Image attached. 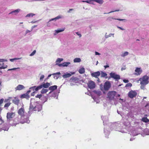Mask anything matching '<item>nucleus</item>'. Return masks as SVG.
<instances>
[{
	"label": "nucleus",
	"instance_id": "obj_26",
	"mask_svg": "<svg viewBox=\"0 0 149 149\" xmlns=\"http://www.w3.org/2000/svg\"><path fill=\"white\" fill-rule=\"evenodd\" d=\"M63 60V58H57L56 61V65H58H58L60 64H59V63L61 62Z\"/></svg>",
	"mask_w": 149,
	"mask_h": 149
},
{
	"label": "nucleus",
	"instance_id": "obj_37",
	"mask_svg": "<svg viewBox=\"0 0 149 149\" xmlns=\"http://www.w3.org/2000/svg\"><path fill=\"white\" fill-rule=\"evenodd\" d=\"M142 121L145 123H147L149 121V120L146 117H144L142 118Z\"/></svg>",
	"mask_w": 149,
	"mask_h": 149
},
{
	"label": "nucleus",
	"instance_id": "obj_60",
	"mask_svg": "<svg viewBox=\"0 0 149 149\" xmlns=\"http://www.w3.org/2000/svg\"><path fill=\"white\" fill-rule=\"evenodd\" d=\"M37 25H34V26H32L31 27V30H33V29L34 28H35V27H37Z\"/></svg>",
	"mask_w": 149,
	"mask_h": 149
},
{
	"label": "nucleus",
	"instance_id": "obj_7",
	"mask_svg": "<svg viewBox=\"0 0 149 149\" xmlns=\"http://www.w3.org/2000/svg\"><path fill=\"white\" fill-rule=\"evenodd\" d=\"M137 95L136 91L132 90L130 91L128 93V96L131 98H133L135 97Z\"/></svg>",
	"mask_w": 149,
	"mask_h": 149
},
{
	"label": "nucleus",
	"instance_id": "obj_6",
	"mask_svg": "<svg viewBox=\"0 0 149 149\" xmlns=\"http://www.w3.org/2000/svg\"><path fill=\"white\" fill-rule=\"evenodd\" d=\"M9 128V127L7 124H2V125L0 127V132H1L2 130L7 131Z\"/></svg>",
	"mask_w": 149,
	"mask_h": 149
},
{
	"label": "nucleus",
	"instance_id": "obj_12",
	"mask_svg": "<svg viewBox=\"0 0 149 149\" xmlns=\"http://www.w3.org/2000/svg\"><path fill=\"white\" fill-rule=\"evenodd\" d=\"M135 73L134 74L136 75H140L142 72V70L140 68H136L135 70Z\"/></svg>",
	"mask_w": 149,
	"mask_h": 149
},
{
	"label": "nucleus",
	"instance_id": "obj_62",
	"mask_svg": "<svg viewBox=\"0 0 149 149\" xmlns=\"http://www.w3.org/2000/svg\"><path fill=\"white\" fill-rule=\"evenodd\" d=\"M104 67L106 69L107 68H108L109 67V66L108 65H104Z\"/></svg>",
	"mask_w": 149,
	"mask_h": 149
},
{
	"label": "nucleus",
	"instance_id": "obj_13",
	"mask_svg": "<svg viewBox=\"0 0 149 149\" xmlns=\"http://www.w3.org/2000/svg\"><path fill=\"white\" fill-rule=\"evenodd\" d=\"M25 116L24 117V118L23 119L21 118V120H19V122L22 124L25 123H29L30 122V121L28 118H25Z\"/></svg>",
	"mask_w": 149,
	"mask_h": 149
},
{
	"label": "nucleus",
	"instance_id": "obj_50",
	"mask_svg": "<svg viewBox=\"0 0 149 149\" xmlns=\"http://www.w3.org/2000/svg\"><path fill=\"white\" fill-rule=\"evenodd\" d=\"M74 10V9L73 8H71L67 12L68 13H71L72 11H73Z\"/></svg>",
	"mask_w": 149,
	"mask_h": 149
},
{
	"label": "nucleus",
	"instance_id": "obj_49",
	"mask_svg": "<svg viewBox=\"0 0 149 149\" xmlns=\"http://www.w3.org/2000/svg\"><path fill=\"white\" fill-rule=\"evenodd\" d=\"M119 10H115L114 11H111L108 13H113V12H116V11H119ZM107 14V13H104V14Z\"/></svg>",
	"mask_w": 149,
	"mask_h": 149
},
{
	"label": "nucleus",
	"instance_id": "obj_8",
	"mask_svg": "<svg viewBox=\"0 0 149 149\" xmlns=\"http://www.w3.org/2000/svg\"><path fill=\"white\" fill-rule=\"evenodd\" d=\"M88 87L90 89H93L95 87V82L92 81H90L88 83Z\"/></svg>",
	"mask_w": 149,
	"mask_h": 149
},
{
	"label": "nucleus",
	"instance_id": "obj_41",
	"mask_svg": "<svg viewBox=\"0 0 149 149\" xmlns=\"http://www.w3.org/2000/svg\"><path fill=\"white\" fill-rule=\"evenodd\" d=\"M110 18H111V19H116V20H119V21H124V20H126L125 19H114L113 17H110Z\"/></svg>",
	"mask_w": 149,
	"mask_h": 149
},
{
	"label": "nucleus",
	"instance_id": "obj_27",
	"mask_svg": "<svg viewBox=\"0 0 149 149\" xmlns=\"http://www.w3.org/2000/svg\"><path fill=\"white\" fill-rule=\"evenodd\" d=\"M21 97L22 98H26L27 99H29V96L27 93L24 94L21 96Z\"/></svg>",
	"mask_w": 149,
	"mask_h": 149
},
{
	"label": "nucleus",
	"instance_id": "obj_30",
	"mask_svg": "<svg viewBox=\"0 0 149 149\" xmlns=\"http://www.w3.org/2000/svg\"><path fill=\"white\" fill-rule=\"evenodd\" d=\"M73 61L74 63H79L81 61V59L80 58H76L74 59Z\"/></svg>",
	"mask_w": 149,
	"mask_h": 149
},
{
	"label": "nucleus",
	"instance_id": "obj_58",
	"mask_svg": "<svg viewBox=\"0 0 149 149\" xmlns=\"http://www.w3.org/2000/svg\"><path fill=\"white\" fill-rule=\"evenodd\" d=\"M123 81L124 82H125V83H127L129 82L128 80L127 79H124L123 80Z\"/></svg>",
	"mask_w": 149,
	"mask_h": 149
},
{
	"label": "nucleus",
	"instance_id": "obj_53",
	"mask_svg": "<svg viewBox=\"0 0 149 149\" xmlns=\"http://www.w3.org/2000/svg\"><path fill=\"white\" fill-rule=\"evenodd\" d=\"M42 96V95L41 94L38 95L37 96H36V97L37 98H39L40 99Z\"/></svg>",
	"mask_w": 149,
	"mask_h": 149
},
{
	"label": "nucleus",
	"instance_id": "obj_5",
	"mask_svg": "<svg viewBox=\"0 0 149 149\" xmlns=\"http://www.w3.org/2000/svg\"><path fill=\"white\" fill-rule=\"evenodd\" d=\"M18 113L19 115L21 116V118L23 119L24 118L25 113V110L24 108L22 107L20 108L18 111Z\"/></svg>",
	"mask_w": 149,
	"mask_h": 149
},
{
	"label": "nucleus",
	"instance_id": "obj_56",
	"mask_svg": "<svg viewBox=\"0 0 149 149\" xmlns=\"http://www.w3.org/2000/svg\"><path fill=\"white\" fill-rule=\"evenodd\" d=\"M117 27L118 28L120 29V30H123V31L125 30V29H124L123 28H122L121 27L119 26H117Z\"/></svg>",
	"mask_w": 149,
	"mask_h": 149
},
{
	"label": "nucleus",
	"instance_id": "obj_31",
	"mask_svg": "<svg viewBox=\"0 0 149 149\" xmlns=\"http://www.w3.org/2000/svg\"><path fill=\"white\" fill-rule=\"evenodd\" d=\"M92 1H93L92 0H86V1H82V2H86L87 3H90V4H94L92 2Z\"/></svg>",
	"mask_w": 149,
	"mask_h": 149
},
{
	"label": "nucleus",
	"instance_id": "obj_10",
	"mask_svg": "<svg viewBox=\"0 0 149 149\" xmlns=\"http://www.w3.org/2000/svg\"><path fill=\"white\" fill-rule=\"evenodd\" d=\"M75 72H70V73L66 72L64 73L62 77L64 78H66L70 77L72 75L74 74Z\"/></svg>",
	"mask_w": 149,
	"mask_h": 149
},
{
	"label": "nucleus",
	"instance_id": "obj_42",
	"mask_svg": "<svg viewBox=\"0 0 149 149\" xmlns=\"http://www.w3.org/2000/svg\"><path fill=\"white\" fill-rule=\"evenodd\" d=\"M36 50H34L33 52L29 55L30 56H33L36 53Z\"/></svg>",
	"mask_w": 149,
	"mask_h": 149
},
{
	"label": "nucleus",
	"instance_id": "obj_22",
	"mask_svg": "<svg viewBox=\"0 0 149 149\" xmlns=\"http://www.w3.org/2000/svg\"><path fill=\"white\" fill-rule=\"evenodd\" d=\"M60 74V72H58L53 73L52 74V75H54V78L55 79H57L59 77V75Z\"/></svg>",
	"mask_w": 149,
	"mask_h": 149
},
{
	"label": "nucleus",
	"instance_id": "obj_29",
	"mask_svg": "<svg viewBox=\"0 0 149 149\" xmlns=\"http://www.w3.org/2000/svg\"><path fill=\"white\" fill-rule=\"evenodd\" d=\"M85 72V69L84 68L82 67L80 68L79 70V72L81 74L84 73Z\"/></svg>",
	"mask_w": 149,
	"mask_h": 149
},
{
	"label": "nucleus",
	"instance_id": "obj_39",
	"mask_svg": "<svg viewBox=\"0 0 149 149\" xmlns=\"http://www.w3.org/2000/svg\"><path fill=\"white\" fill-rule=\"evenodd\" d=\"M107 74L106 73L102 72L101 73V77H104L107 76Z\"/></svg>",
	"mask_w": 149,
	"mask_h": 149
},
{
	"label": "nucleus",
	"instance_id": "obj_36",
	"mask_svg": "<svg viewBox=\"0 0 149 149\" xmlns=\"http://www.w3.org/2000/svg\"><path fill=\"white\" fill-rule=\"evenodd\" d=\"M35 14H34L33 13H30L27 14L26 16V17H33V16L35 15Z\"/></svg>",
	"mask_w": 149,
	"mask_h": 149
},
{
	"label": "nucleus",
	"instance_id": "obj_40",
	"mask_svg": "<svg viewBox=\"0 0 149 149\" xmlns=\"http://www.w3.org/2000/svg\"><path fill=\"white\" fill-rule=\"evenodd\" d=\"M11 103L10 102H8L5 104L4 107L5 108H8L9 106L10 105Z\"/></svg>",
	"mask_w": 149,
	"mask_h": 149
},
{
	"label": "nucleus",
	"instance_id": "obj_51",
	"mask_svg": "<svg viewBox=\"0 0 149 149\" xmlns=\"http://www.w3.org/2000/svg\"><path fill=\"white\" fill-rule=\"evenodd\" d=\"M3 101L4 99L3 98H2L0 100V106H1V104L3 103Z\"/></svg>",
	"mask_w": 149,
	"mask_h": 149
},
{
	"label": "nucleus",
	"instance_id": "obj_61",
	"mask_svg": "<svg viewBox=\"0 0 149 149\" xmlns=\"http://www.w3.org/2000/svg\"><path fill=\"white\" fill-rule=\"evenodd\" d=\"M2 69H4L7 68V65H6L5 66H2Z\"/></svg>",
	"mask_w": 149,
	"mask_h": 149
},
{
	"label": "nucleus",
	"instance_id": "obj_3",
	"mask_svg": "<svg viewBox=\"0 0 149 149\" xmlns=\"http://www.w3.org/2000/svg\"><path fill=\"white\" fill-rule=\"evenodd\" d=\"M103 85L102 84L100 85V88L102 91L104 89L105 91H107L109 89L111 86L110 82L109 81H107L105 82L104 86V88L102 87Z\"/></svg>",
	"mask_w": 149,
	"mask_h": 149
},
{
	"label": "nucleus",
	"instance_id": "obj_23",
	"mask_svg": "<svg viewBox=\"0 0 149 149\" xmlns=\"http://www.w3.org/2000/svg\"><path fill=\"white\" fill-rule=\"evenodd\" d=\"M78 81V79L76 77H73L71 78L70 79V82L76 83Z\"/></svg>",
	"mask_w": 149,
	"mask_h": 149
},
{
	"label": "nucleus",
	"instance_id": "obj_57",
	"mask_svg": "<svg viewBox=\"0 0 149 149\" xmlns=\"http://www.w3.org/2000/svg\"><path fill=\"white\" fill-rule=\"evenodd\" d=\"M4 102H10V101L9 100V99H5L4 100Z\"/></svg>",
	"mask_w": 149,
	"mask_h": 149
},
{
	"label": "nucleus",
	"instance_id": "obj_2",
	"mask_svg": "<svg viewBox=\"0 0 149 149\" xmlns=\"http://www.w3.org/2000/svg\"><path fill=\"white\" fill-rule=\"evenodd\" d=\"M34 101L35 100L34 99H31L29 112H30L31 111H36L37 110V108H38V106L39 105H36L34 104L33 103V102H34Z\"/></svg>",
	"mask_w": 149,
	"mask_h": 149
},
{
	"label": "nucleus",
	"instance_id": "obj_35",
	"mask_svg": "<svg viewBox=\"0 0 149 149\" xmlns=\"http://www.w3.org/2000/svg\"><path fill=\"white\" fill-rule=\"evenodd\" d=\"M48 91V89L43 88L41 91V93L42 94L46 93Z\"/></svg>",
	"mask_w": 149,
	"mask_h": 149
},
{
	"label": "nucleus",
	"instance_id": "obj_20",
	"mask_svg": "<svg viewBox=\"0 0 149 149\" xmlns=\"http://www.w3.org/2000/svg\"><path fill=\"white\" fill-rule=\"evenodd\" d=\"M70 64V63L69 62H65L58 65V66L59 67H67Z\"/></svg>",
	"mask_w": 149,
	"mask_h": 149
},
{
	"label": "nucleus",
	"instance_id": "obj_52",
	"mask_svg": "<svg viewBox=\"0 0 149 149\" xmlns=\"http://www.w3.org/2000/svg\"><path fill=\"white\" fill-rule=\"evenodd\" d=\"M44 77V76L43 75H42L40 77V80L41 81L42 80Z\"/></svg>",
	"mask_w": 149,
	"mask_h": 149
},
{
	"label": "nucleus",
	"instance_id": "obj_64",
	"mask_svg": "<svg viewBox=\"0 0 149 149\" xmlns=\"http://www.w3.org/2000/svg\"><path fill=\"white\" fill-rule=\"evenodd\" d=\"M36 93V92L35 91H34L31 94V95L32 96H34V94L35 93Z\"/></svg>",
	"mask_w": 149,
	"mask_h": 149
},
{
	"label": "nucleus",
	"instance_id": "obj_25",
	"mask_svg": "<svg viewBox=\"0 0 149 149\" xmlns=\"http://www.w3.org/2000/svg\"><path fill=\"white\" fill-rule=\"evenodd\" d=\"M129 54V53L127 51L123 52L120 54V56L122 57H124L127 56Z\"/></svg>",
	"mask_w": 149,
	"mask_h": 149
},
{
	"label": "nucleus",
	"instance_id": "obj_33",
	"mask_svg": "<svg viewBox=\"0 0 149 149\" xmlns=\"http://www.w3.org/2000/svg\"><path fill=\"white\" fill-rule=\"evenodd\" d=\"M93 1L96 2L100 4H102L103 3V0H92Z\"/></svg>",
	"mask_w": 149,
	"mask_h": 149
},
{
	"label": "nucleus",
	"instance_id": "obj_63",
	"mask_svg": "<svg viewBox=\"0 0 149 149\" xmlns=\"http://www.w3.org/2000/svg\"><path fill=\"white\" fill-rule=\"evenodd\" d=\"M38 21H32V22H31V23H36V22H37Z\"/></svg>",
	"mask_w": 149,
	"mask_h": 149
},
{
	"label": "nucleus",
	"instance_id": "obj_16",
	"mask_svg": "<svg viewBox=\"0 0 149 149\" xmlns=\"http://www.w3.org/2000/svg\"><path fill=\"white\" fill-rule=\"evenodd\" d=\"M65 30V28H62L60 29H58L57 30H56L54 31V36H56L57 35L58 33L64 31Z\"/></svg>",
	"mask_w": 149,
	"mask_h": 149
},
{
	"label": "nucleus",
	"instance_id": "obj_44",
	"mask_svg": "<svg viewBox=\"0 0 149 149\" xmlns=\"http://www.w3.org/2000/svg\"><path fill=\"white\" fill-rule=\"evenodd\" d=\"M132 85L131 83H130L127 84L125 86L126 87H131L132 86Z\"/></svg>",
	"mask_w": 149,
	"mask_h": 149
},
{
	"label": "nucleus",
	"instance_id": "obj_46",
	"mask_svg": "<svg viewBox=\"0 0 149 149\" xmlns=\"http://www.w3.org/2000/svg\"><path fill=\"white\" fill-rule=\"evenodd\" d=\"M36 86H34L33 87H30L29 88V89L31 90H32L34 91L35 90V88H36Z\"/></svg>",
	"mask_w": 149,
	"mask_h": 149
},
{
	"label": "nucleus",
	"instance_id": "obj_47",
	"mask_svg": "<svg viewBox=\"0 0 149 149\" xmlns=\"http://www.w3.org/2000/svg\"><path fill=\"white\" fill-rule=\"evenodd\" d=\"M76 33L77 35L78 36H79V38H81V35L79 32H77L75 33Z\"/></svg>",
	"mask_w": 149,
	"mask_h": 149
},
{
	"label": "nucleus",
	"instance_id": "obj_9",
	"mask_svg": "<svg viewBox=\"0 0 149 149\" xmlns=\"http://www.w3.org/2000/svg\"><path fill=\"white\" fill-rule=\"evenodd\" d=\"M110 75L111 77L113 78L114 79H120V76L116 74L115 72H111L110 74Z\"/></svg>",
	"mask_w": 149,
	"mask_h": 149
},
{
	"label": "nucleus",
	"instance_id": "obj_17",
	"mask_svg": "<svg viewBox=\"0 0 149 149\" xmlns=\"http://www.w3.org/2000/svg\"><path fill=\"white\" fill-rule=\"evenodd\" d=\"M57 86L54 85L52 86H50L49 88V89L51 91L49 93L47 94V95H49V94L52 93V92L54 90L56 89L57 88Z\"/></svg>",
	"mask_w": 149,
	"mask_h": 149
},
{
	"label": "nucleus",
	"instance_id": "obj_18",
	"mask_svg": "<svg viewBox=\"0 0 149 149\" xmlns=\"http://www.w3.org/2000/svg\"><path fill=\"white\" fill-rule=\"evenodd\" d=\"M63 17L62 15H58L55 18H52L50 19L48 22V23L52 21L55 20L56 21L58 19L62 18Z\"/></svg>",
	"mask_w": 149,
	"mask_h": 149
},
{
	"label": "nucleus",
	"instance_id": "obj_54",
	"mask_svg": "<svg viewBox=\"0 0 149 149\" xmlns=\"http://www.w3.org/2000/svg\"><path fill=\"white\" fill-rule=\"evenodd\" d=\"M32 31V30H31L30 31V30H29L28 29L26 30V33L25 34H26L29 33L30 32H31V31Z\"/></svg>",
	"mask_w": 149,
	"mask_h": 149
},
{
	"label": "nucleus",
	"instance_id": "obj_34",
	"mask_svg": "<svg viewBox=\"0 0 149 149\" xmlns=\"http://www.w3.org/2000/svg\"><path fill=\"white\" fill-rule=\"evenodd\" d=\"M22 58V57L19 58H11L10 59V61L12 62H13L15 61H16V60H19L21 59Z\"/></svg>",
	"mask_w": 149,
	"mask_h": 149
},
{
	"label": "nucleus",
	"instance_id": "obj_48",
	"mask_svg": "<svg viewBox=\"0 0 149 149\" xmlns=\"http://www.w3.org/2000/svg\"><path fill=\"white\" fill-rule=\"evenodd\" d=\"M8 60L7 59H0V62H2L5 61H7Z\"/></svg>",
	"mask_w": 149,
	"mask_h": 149
},
{
	"label": "nucleus",
	"instance_id": "obj_28",
	"mask_svg": "<svg viewBox=\"0 0 149 149\" xmlns=\"http://www.w3.org/2000/svg\"><path fill=\"white\" fill-rule=\"evenodd\" d=\"M19 102V100L18 98H15L13 100V102L16 105L18 104Z\"/></svg>",
	"mask_w": 149,
	"mask_h": 149
},
{
	"label": "nucleus",
	"instance_id": "obj_21",
	"mask_svg": "<svg viewBox=\"0 0 149 149\" xmlns=\"http://www.w3.org/2000/svg\"><path fill=\"white\" fill-rule=\"evenodd\" d=\"M24 87L23 85H19L15 88V89L16 90H21L24 89Z\"/></svg>",
	"mask_w": 149,
	"mask_h": 149
},
{
	"label": "nucleus",
	"instance_id": "obj_4",
	"mask_svg": "<svg viewBox=\"0 0 149 149\" xmlns=\"http://www.w3.org/2000/svg\"><path fill=\"white\" fill-rule=\"evenodd\" d=\"M116 93V92L115 91H109L107 93V98L110 100H113Z\"/></svg>",
	"mask_w": 149,
	"mask_h": 149
},
{
	"label": "nucleus",
	"instance_id": "obj_59",
	"mask_svg": "<svg viewBox=\"0 0 149 149\" xmlns=\"http://www.w3.org/2000/svg\"><path fill=\"white\" fill-rule=\"evenodd\" d=\"M95 55H99L100 54V53H99V52H95Z\"/></svg>",
	"mask_w": 149,
	"mask_h": 149
},
{
	"label": "nucleus",
	"instance_id": "obj_24",
	"mask_svg": "<svg viewBox=\"0 0 149 149\" xmlns=\"http://www.w3.org/2000/svg\"><path fill=\"white\" fill-rule=\"evenodd\" d=\"M41 85L42 86V88L44 87L45 88H47L50 86V84L49 83L47 82V83H43Z\"/></svg>",
	"mask_w": 149,
	"mask_h": 149
},
{
	"label": "nucleus",
	"instance_id": "obj_32",
	"mask_svg": "<svg viewBox=\"0 0 149 149\" xmlns=\"http://www.w3.org/2000/svg\"><path fill=\"white\" fill-rule=\"evenodd\" d=\"M114 33H110L108 35H106V34L105 35V37L106 38H108L109 37H111V36H113V37H114Z\"/></svg>",
	"mask_w": 149,
	"mask_h": 149
},
{
	"label": "nucleus",
	"instance_id": "obj_19",
	"mask_svg": "<svg viewBox=\"0 0 149 149\" xmlns=\"http://www.w3.org/2000/svg\"><path fill=\"white\" fill-rule=\"evenodd\" d=\"M14 114L13 113H8L7 115V118L8 120L10 118H12L14 116Z\"/></svg>",
	"mask_w": 149,
	"mask_h": 149
},
{
	"label": "nucleus",
	"instance_id": "obj_38",
	"mask_svg": "<svg viewBox=\"0 0 149 149\" xmlns=\"http://www.w3.org/2000/svg\"><path fill=\"white\" fill-rule=\"evenodd\" d=\"M42 88V85H41V84L40 85L37 86V87H36L35 90L36 91H38V90Z\"/></svg>",
	"mask_w": 149,
	"mask_h": 149
},
{
	"label": "nucleus",
	"instance_id": "obj_15",
	"mask_svg": "<svg viewBox=\"0 0 149 149\" xmlns=\"http://www.w3.org/2000/svg\"><path fill=\"white\" fill-rule=\"evenodd\" d=\"M100 74V73L99 71L92 73H91V75L92 77H95L96 78H98V77Z\"/></svg>",
	"mask_w": 149,
	"mask_h": 149
},
{
	"label": "nucleus",
	"instance_id": "obj_11",
	"mask_svg": "<svg viewBox=\"0 0 149 149\" xmlns=\"http://www.w3.org/2000/svg\"><path fill=\"white\" fill-rule=\"evenodd\" d=\"M122 125H123V124L122 123H116L115 125L116 126V129L118 130V131H120V132H122L124 133L125 132L123 130H120V131L119 130V129H120L121 128V127H122Z\"/></svg>",
	"mask_w": 149,
	"mask_h": 149
},
{
	"label": "nucleus",
	"instance_id": "obj_43",
	"mask_svg": "<svg viewBox=\"0 0 149 149\" xmlns=\"http://www.w3.org/2000/svg\"><path fill=\"white\" fill-rule=\"evenodd\" d=\"M20 68L19 67L17 68H14L12 69H10L8 70V71H10V70H14L16 69H19Z\"/></svg>",
	"mask_w": 149,
	"mask_h": 149
},
{
	"label": "nucleus",
	"instance_id": "obj_45",
	"mask_svg": "<svg viewBox=\"0 0 149 149\" xmlns=\"http://www.w3.org/2000/svg\"><path fill=\"white\" fill-rule=\"evenodd\" d=\"M3 123V121L1 118H0V127L2 125Z\"/></svg>",
	"mask_w": 149,
	"mask_h": 149
},
{
	"label": "nucleus",
	"instance_id": "obj_55",
	"mask_svg": "<svg viewBox=\"0 0 149 149\" xmlns=\"http://www.w3.org/2000/svg\"><path fill=\"white\" fill-rule=\"evenodd\" d=\"M95 93L97 94L98 95H100L101 93V92L100 91H94Z\"/></svg>",
	"mask_w": 149,
	"mask_h": 149
},
{
	"label": "nucleus",
	"instance_id": "obj_1",
	"mask_svg": "<svg viewBox=\"0 0 149 149\" xmlns=\"http://www.w3.org/2000/svg\"><path fill=\"white\" fill-rule=\"evenodd\" d=\"M149 77L147 75H145L143 77L141 78L138 81L140 82V84L141 86V88L142 89H144L145 86L148 84L149 83Z\"/></svg>",
	"mask_w": 149,
	"mask_h": 149
},
{
	"label": "nucleus",
	"instance_id": "obj_14",
	"mask_svg": "<svg viewBox=\"0 0 149 149\" xmlns=\"http://www.w3.org/2000/svg\"><path fill=\"white\" fill-rule=\"evenodd\" d=\"M20 11V9H17L14 10L12 11L9 13V14H12L13 15H17L18 13Z\"/></svg>",
	"mask_w": 149,
	"mask_h": 149
}]
</instances>
